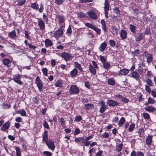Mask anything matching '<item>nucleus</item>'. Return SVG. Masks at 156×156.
I'll return each mask as SVG.
<instances>
[{"instance_id": "nucleus-1", "label": "nucleus", "mask_w": 156, "mask_h": 156, "mask_svg": "<svg viewBox=\"0 0 156 156\" xmlns=\"http://www.w3.org/2000/svg\"><path fill=\"white\" fill-rule=\"evenodd\" d=\"M85 25L88 28H90L95 31L99 35L101 34V30L96 26L89 23H86Z\"/></svg>"}, {"instance_id": "nucleus-2", "label": "nucleus", "mask_w": 156, "mask_h": 156, "mask_svg": "<svg viewBox=\"0 0 156 156\" xmlns=\"http://www.w3.org/2000/svg\"><path fill=\"white\" fill-rule=\"evenodd\" d=\"M45 143L50 150L53 151L55 149V145L53 141L51 140H49Z\"/></svg>"}, {"instance_id": "nucleus-3", "label": "nucleus", "mask_w": 156, "mask_h": 156, "mask_svg": "<svg viewBox=\"0 0 156 156\" xmlns=\"http://www.w3.org/2000/svg\"><path fill=\"white\" fill-rule=\"evenodd\" d=\"M36 82L39 90L40 91H41L43 87V83L39 76H37L36 78Z\"/></svg>"}, {"instance_id": "nucleus-4", "label": "nucleus", "mask_w": 156, "mask_h": 156, "mask_svg": "<svg viewBox=\"0 0 156 156\" xmlns=\"http://www.w3.org/2000/svg\"><path fill=\"white\" fill-rule=\"evenodd\" d=\"M70 91L71 94H77L79 92L78 88L75 85H73L70 87Z\"/></svg>"}, {"instance_id": "nucleus-5", "label": "nucleus", "mask_w": 156, "mask_h": 156, "mask_svg": "<svg viewBox=\"0 0 156 156\" xmlns=\"http://www.w3.org/2000/svg\"><path fill=\"white\" fill-rule=\"evenodd\" d=\"M21 76L19 74L15 75L14 76L13 78V80L16 83L20 85L22 84L23 83L20 80Z\"/></svg>"}, {"instance_id": "nucleus-6", "label": "nucleus", "mask_w": 156, "mask_h": 156, "mask_svg": "<svg viewBox=\"0 0 156 156\" xmlns=\"http://www.w3.org/2000/svg\"><path fill=\"white\" fill-rule=\"evenodd\" d=\"M63 32L61 29H59L55 31L54 33V36L56 38H58L63 34Z\"/></svg>"}, {"instance_id": "nucleus-7", "label": "nucleus", "mask_w": 156, "mask_h": 156, "mask_svg": "<svg viewBox=\"0 0 156 156\" xmlns=\"http://www.w3.org/2000/svg\"><path fill=\"white\" fill-rule=\"evenodd\" d=\"M62 57L66 61L69 60L71 59L70 55L68 53L64 52L62 53Z\"/></svg>"}, {"instance_id": "nucleus-8", "label": "nucleus", "mask_w": 156, "mask_h": 156, "mask_svg": "<svg viewBox=\"0 0 156 156\" xmlns=\"http://www.w3.org/2000/svg\"><path fill=\"white\" fill-rule=\"evenodd\" d=\"M38 24L41 30H43L45 29L44 23L42 20H39L38 21Z\"/></svg>"}, {"instance_id": "nucleus-9", "label": "nucleus", "mask_w": 156, "mask_h": 156, "mask_svg": "<svg viewBox=\"0 0 156 156\" xmlns=\"http://www.w3.org/2000/svg\"><path fill=\"white\" fill-rule=\"evenodd\" d=\"M129 70L126 69H123L120 70L119 71L118 74V75H126L129 72Z\"/></svg>"}, {"instance_id": "nucleus-10", "label": "nucleus", "mask_w": 156, "mask_h": 156, "mask_svg": "<svg viewBox=\"0 0 156 156\" xmlns=\"http://www.w3.org/2000/svg\"><path fill=\"white\" fill-rule=\"evenodd\" d=\"M56 18L58 20V21L60 23H63L65 20L64 17L63 15H57Z\"/></svg>"}, {"instance_id": "nucleus-11", "label": "nucleus", "mask_w": 156, "mask_h": 156, "mask_svg": "<svg viewBox=\"0 0 156 156\" xmlns=\"http://www.w3.org/2000/svg\"><path fill=\"white\" fill-rule=\"evenodd\" d=\"M130 76L133 77L136 80H138L140 78V76L137 72L133 71L132 73L131 76Z\"/></svg>"}, {"instance_id": "nucleus-12", "label": "nucleus", "mask_w": 156, "mask_h": 156, "mask_svg": "<svg viewBox=\"0 0 156 156\" xmlns=\"http://www.w3.org/2000/svg\"><path fill=\"white\" fill-rule=\"evenodd\" d=\"M88 15L90 18L93 19H97V16L95 13L93 11H91L88 12Z\"/></svg>"}, {"instance_id": "nucleus-13", "label": "nucleus", "mask_w": 156, "mask_h": 156, "mask_svg": "<svg viewBox=\"0 0 156 156\" xmlns=\"http://www.w3.org/2000/svg\"><path fill=\"white\" fill-rule=\"evenodd\" d=\"M107 103L109 106H115L118 105L117 102L112 100H108Z\"/></svg>"}, {"instance_id": "nucleus-14", "label": "nucleus", "mask_w": 156, "mask_h": 156, "mask_svg": "<svg viewBox=\"0 0 156 156\" xmlns=\"http://www.w3.org/2000/svg\"><path fill=\"white\" fill-rule=\"evenodd\" d=\"M127 32L125 30H121L120 35L122 40H124L127 37Z\"/></svg>"}, {"instance_id": "nucleus-15", "label": "nucleus", "mask_w": 156, "mask_h": 156, "mask_svg": "<svg viewBox=\"0 0 156 156\" xmlns=\"http://www.w3.org/2000/svg\"><path fill=\"white\" fill-rule=\"evenodd\" d=\"M49 140H48V132L47 131H45L43 134L42 140L45 143H46Z\"/></svg>"}, {"instance_id": "nucleus-16", "label": "nucleus", "mask_w": 156, "mask_h": 156, "mask_svg": "<svg viewBox=\"0 0 156 156\" xmlns=\"http://www.w3.org/2000/svg\"><path fill=\"white\" fill-rule=\"evenodd\" d=\"M77 70L76 69H74L70 73V76L72 77H75L77 74Z\"/></svg>"}, {"instance_id": "nucleus-17", "label": "nucleus", "mask_w": 156, "mask_h": 156, "mask_svg": "<svg viewBox=\"0 0 156 156\" xmlns=\"http://www.w3.org/2000/svg\"><path fill=\"white\" fill-rule=\"evenodd\" d=\"M153 136L151 135H148L146 138V141L147 145H150L152 142V138Z\"/></svg>"}, {"instance_id": "nucleus-18", "label": "nucleus", "mask_w": 156, "mask_h": 156, "mask_svg": "<svg viewBox=\"0 0 156 156\" xmlns=\"http://www.w3.org/2000/svg\"><path fill=\"white\" fill-rule=\"evenodd\" d=\"M45 46L46 47H50L52 45V43L50 39H46L45 41Z\"/></svg>"}, {"instance_id": "nucleus-19", "label": "nucleus", "mask_w": 156, "mask_h": 156, "mask_svg": "<svg viewBox=\"0 0 156 156\" xmlns=\"http://www.w3.org/2000/svg\"><path fill=\"white\" fill-rule=\"evenodd\" d=\"M107 46V44L105 42L102 43L99 48V51L101 52L103 51L105 49Z\"/></svg>"}, {"instance_id": "nucleus-20", "label": "nucleus", "mask_w": 156, "mask_h": 156, "mask_svg": "<svg viewBox=\"0 0 156 156\" xmlns=\"http://www.w3.org/2000/svg\"><path fill=\"white\" fill-rule=\"evenodd\" d=\"M105 6L104 7V9L105 12H108L109 10V4L108 2V1L105 0V2L104 3Z\"/></svg>"}, {"instance_id": "nucleus-21", "label": "nucleus", "mask_w": 156, "mask_h": 156, "mask_svg": "<svg viewBox=\"0 0 156 156\" xmlns=\"http://www.w3.org/2000/svg\"><path fill=\"white\" fill-rule=\"evenodd\" d=\"M10 125L9 123V122H6L2 126V127L1 128V130L4 131L5 130L9 128Z\"/></svg>"}, {"instance_id": "nucleus-22", "label": "nucleus", "mask_w": 156, "mask_h": 156, "mask_svg": "<svg viewBox=\"0 0 156 156\" xmlns=\"http://www.w3.org/2000/svg\"><path fill=\"white\" fill-rule=\"evenodd\" d=\"M145 109L148 112H154L155 110V108L152 106H147L145 108Z\"/></svg>"}, {"instance_id": "nucleus-23", "label": "nucleus", "mask_w": 156, "mask_h": 156, "mask_svg": "<svg viewBox=\"0 0 156 156\" xmlns=\"http://www.w3.org/2000/svg\"><path fill=\"white\" fill-rule=\"evenodd\" d=\"M9 36L11 38L14 39L16 37V34L15 30H13L12 31L10 32L9 34Z\"/></svg>"}, {"instance_id": "nucleus-24", "label": "nucleus", "mask_w": 156, "mask_h": 156, "mask_svg": "<svg viewBox=\"0 0 156 156\" xmlns=\"http://www.w3.org/2000/svg\"><path fill=\"white\" fill-rule=\"evenodd\" d=\"M101 23L102 25V30H104V32H105L106 31L107 28L106 26L104 20H102L101 21Z\"/></svg>"}, {"instance_id": "nucleus-25", "label": "nucleus", "mask_w": 156, "mask_h": 156, "mask_svg": "<svg viewBox=\"0 0 156 156\" xmlns=\"http://www.w3.org/2000/svg\"><path fill=\"white\" fill-rule=\"evenodd\" d=\"M2 62L4 65L7 66H9V64L11 63V61L9 59L5 58L3 60Z\"/></svg>"}, {"instance_id": "nucleus-26", "label": "nucleus", "mask_w": 156, "mask_h": 156, "mask_svg": "<svg viewBox=\"0 0 156 156\" xmlns=\"http://www.w3.org/2000/svg\"><path fill=\"white\" fill-rule=\"evenodd\" d=\"M89 70L91 73L94 75H95L96 73V69L91 65H90L89 66Z\"/></svg>"}, {"instance_id": "nucleus-27", "label": "nucleus", "mask_w": 156, "mask_h": 156, "mask_svg": "<svg viewBox=\"0 0 156 156\" xmlns=\"http://www.w3.org/2000/svg\"><path fill=\"white\" fill-rule=\"evenodd\" d=\"M153 60V57L151 54L149 55L147 57V62L149 63L151 62Z\"/></svg>"}, {"instance_id": "nucleus-28", "label": "nucleus", "mask_w": 156, "mask_h": 156, "mask_svg": "<svg viewBox=\"0 0 156 156\" xmlns=\"http://www.w3.org/2000/svg\"><path fill=\"white\" fill-rule=\"evenodd\" d=\"M122 144H120L116 146L115 150L117 152H119L122 149Z\"/></svg>"}, {"instance_id": "nucleus-29", "label": "nucleus", "mask_w": 156, "mask_h": 156, "mask_svg": "<svg viewBox=\"0 0 156 156\" xmlns=\"http://www.w3.org/2000/svg\"><path fill=\"white\" fill-rule=\"evenodd\" d=\"M129 29L134 34L135 33L136 27L135 26L132 24H130L129 25Z\"/></svg>"}, {"instance_id": "nucleus-30", "label": "nucleus", "mask_w": 156, "mask_h": 156, "mask_svg": "<svg viewBox=\"0 0 156 156\" xmlns=\"http://www.w3.org/2000/svg\"><path fill=\"white\" fill-rule=\"evenodd\" d=\"M75 66L80 71H83L82 68L81 67L80 64H79L77 62H75L74 63Z\"/></svg>"}, {"instance_id": "nucleus-31", "label": "nucleus", "mask_w": 156, "mask_h": 156, "mask_svg": "<svg viewBox=\"0 0 156 156\" xmlns=\"http://www.w3.org/2000/svg\"><path fill=\"white\" fill-rule=\"evenodd\" d=\"M107 108L106 105L105 106H101L99 112L101 113H103L105 111Z\"/></svg>"}, {"instance_id": "nucleus-32", "label": "nucleus", "mask_w": 156, "mask_h": 156, "mask_svg": "<svg viewBox=\"0 0 156 156\" xmlns=\"http://www.w3.org/2000/svg\"><path fill=\"white\" fill-rule=\"evenodd\" d=\"M125 121V119L123 117H122L121 118L118 124L119 127H121Z\"/></svg>"}, {"instance_id": "nucleus-33", "label": "nucleus", "mask_w": 156, "mask_h": 156, "mask_svg": "<svg viewBox=\"0 0 156 156\" xmlns=\"http://www.w3.org/2000/svg\"><path fill=\"white\" fill-rule=\"evenodd\" d=\"M31 7L34 9L37 10L38 8V5L36 3H33L31 4Z\"/></svg>"}, {"instance_id": "nucleus-34", "label": "nucleus", "mask_w": 156, "mask_h": 156, "mask_svg": "<svg viewBox=\"0 0 156 156\" xmlns=\"http://www.w3.org/2000/svg\"><path fill=\"white\" fill-rule=\"evenodd\" d=\"M94 106L93 104H87L85 105L84 108L87 109L92 108Z\"/></svg>"}, {"instance_id": "nucleus-35", "label": "nucleus", "mask_w": 156, "mask_h": 156, "mask_svg": "<svg viewBox=\"0 0 156 156\" xmlns=\"http://www.w3.org/2000/svg\"><path fill=\"white\" fill-rule=\"evenodd\" d=\"M62 81L61 80H58L55 83V85L56 87H62Z\"/></svg>"}, {"instance_id": "nucleus-36", "label": "nucleus", "mask_w": 156, "mask_h": 156, "mask_svg": "<svg viewBox=\"0 0 156 156\" xmlns=\"http://www.w3.org/2000/svg\"><path fill=\"white\" fill-rule=\"evenodd\" d=\"M103 66L104 68L106 69H108L110 67V64L108 62H105L103 63Z\"/></svg>"}, {"instance_id": "nucleus-37", "label": "nucleus", "mask_w": 156, "mask_h": 156, "mask_svg": "<svg viewBox=\"0 0 156 156\" xmlns=\"http://www.w3.org/2000/svg\"><path fill=\"white\" fill-rule=\"evenodd\" d=\"M143 37V34L142 33H140L136 37V41H140L142 38Z\"/></svg>"}, {"instance_id": "nucleus-38", "label": "nucleus", "mask_w": 156, "mask_h": 156, "mask_svg": "<svg viewBox=\"0 0 156 156\" xmlns=\"http://www.w3.org/2000/svg\"><path fill=\"white\" fill-rule=\"evenodd\" d=\"M146 82L147 84L149 86H153V84L152 83V81L150 79H148L146 80Z\"/></svg>"}, {"instance_id": "nucleus-39", "label": "nucleus", "mask_w": 156, "mask_h": 156, "mask_svg": "<svg viewBox=\"0 0 156 156\" xmlns=\"http://www.w3.org/2000/svg\"><path fill=\"white\" fill-rule=\"evenodd\" d=\"M108 84L111 85H113L115 84V80L112 79H110L108 81Z\"/></svg>"}, {"instance_id": "nucleus-40", "label": "nucleus", "mask_w": 156, "mask_h": 156, "mask_svg": "<svg viewBox=\"0 0 156 156\" xmlns=\"http://www.w3.org/2000/svg\"><path fill=\"white\" fill-rule=\"evenodd\" d=\"M15 149L16 151V156H20V148L18 147H16Z\"/></svg>"}, {"instance_id": "nucleus-41", "label": "nucleus", "mask_w": 156, "mask_h": 156, "mask_svg": "<svg viewBox=\"0 0 156 156\" xmlns=\"http://www.w3.org/2000/svg\"><path fill=\"white\" fill-rule=\"evenodd\" d=\"M148 102L149 104H154L155 102V101L151 97H149L147 98Z\"/></svg>"}, {"instance_id": "nucleus-42", "label": "nucleus", "mask_w": 156, "mask_h": 156, "mask_svg": "<svg viewBox=\"0 0 156 156\" xmlns=\"http://www.w3.org/2000/svg\"><path fill=\"white\" fill-rule=\"evenodd\" d=\"M143 116L144 119H148L150 118L149 115L147 113H144L143 114Z\"/></svg>"}, {"instance_id": "nucleus-43", "label": "nucleus", "mask_w": 156, "mask_h": 156, "mask_svg": "<svg viewBox=\"0 0 156 156\" xmlns=\"http://www.w3.org/2000/svg\"><path fill=\"white\" fill-rule=\"evenodd\" d=\"M43 154L46 156H52V153L48 151H44L43 152Z\"/></svg>"}, {"instance_id": "nucleus-44", "label": "nucleus", "mask_w": 156, "mask_h": 156, "mask_svg": "<svg viewBox=\"0 0 156 156\" xmlns=\"http://www.w3.org/2000/svg\"><path fill=\"white\" fill-rule=\"evenodd\" d=\"M112 29L114 32V35H116L117 34V29L116 28V27L115 26H113L112 27Z\"/></svg>"}, {"instance_id": "nucleus-45", "label": "nucleus", "mask_w": 156, "mask_h": 156, "mask_svg": "<svg viewBox=\"0 0 156 156\" xmlns=\"http://www.w3.org/2000/svg\"><path fill=\"white\" fill-rule=\"evenodd\" d=\"M134 127H135V124H133L131 125L129 128V129H128L129 131L130 132L132 131L133 130V129H134Z\"/></svg>"}, {"instance_id": "nucleus-46", "label": "nucleus", "mask_w": 156, "mask_h": 156, "mask_svg": "<svg viewBox=\"0 0 156 156\" xmlns=\"http://www.w3.org/2000/svg\"><path fill=\"white\" fill-rule=\"evenodd\" d=\"M72 30L70 26H69L67 30L66 33L68 35H70L71 34Z\"/></svg>"}, {"instance_id": "nucleus-47", "label": "nucleus", "mask_w": 156, "mask_h": 156, "mask_svg": "<svg viewBox=\"0 0 156 156\" xmlns=\"http://www.w3.org/2000/svg\"><path fill=\"white\" fill-rule=\"evenodd\" d=\"M109 44L112 47H114L115 45V42L113 40H110L109 41Z\"/></svg>"}, {"instance_id": "nucleus-48", "label": "nucleus", "mask_w": 156, "mask_h": 156, "mask_svg": "<svg viewBox=\"0 0 156 156\" xmlns=\"http://www.w3.org/2000/svg\"><path fill=\"white\" fill-rule=\"evenodd\" d=\"M43 126L44 127L47 129H49V126L48 125L47 122L45 121H44L43 122Z\"/></svg>"}, {"instance_id": "nucleus-49", "label": "nucleus", "mask_w": 156, "mask_h": 156, "mask_svg": "<svg viewBox=\"0 0 156 156\" xmlns=\"http://www.w3.org/2000/svg\"><path fill=\"white\" fill-rule=\"evenodd\" d=\"M77 14V16L78 17H83L85 16L83 12H78Z\"/></svg>"}, {"instance_id": "nucleus-50", "label": "nucleus", "mask_w": 156, "mask_h": 156, "mask_svg": "<svg viewBox=\"0 0 156 156\" xmlns=\"http://www.w3.org/2000/svg\"><path fill=\"white\" fill-rule=\"evenodd\" d=\"M26 2L25 0H22L18 2L17 5L18 6H22Z\"/></svg>"}, {"instance_id": "nucleus-51", "label": "nucleus", "mask_w": 156, "mask_h": 156, "mask_svg": "<svg viewBox=\"0 0 156 156\" xmlns=\"http://www.w3.org/2000/svg\"><path fill=\"white\" fill-rule=\"evenodd\" d=\"M100 58L101 61L103 63L105 62L106 59L102 55H100Z\"/></svg>"}, {"instance_id": "nucleus-52", "label": "nucleus", "mask_w": 156, "mask_h": 156, "mask_svg": "<svg viewBox=\"0 0 156 156\" xmlns=\"http://www.w3.org/2000/svg\"><path fill=\"white\" fill-rule=\"evenodd\" d=\"M59 122L61 123L62 125L63 126L65 124V121L64 120L63 118L62 117L58 119Z\"/></svg>"}, {"instance_id": "nucleus-53", "label": "nucleus", "mask_w": 156, "mask_h": 156, "mask_svg": "<svg viewBox=\"0 0 156 156\" xmlns=\"http://www.w3.org/2000/svg\"><path fill=\"white\" fill-rule=\"evenodd\" d=\"M20 114L22 116H25L26 115V113L24 110L22 109H21Z\"/></svg>"}, {"instance_id": "nucleus-54", "label": "nucleus", "mask_w": 156, "mask_h": 156, "mask_svg": "<svg viewBox=\"0 0 156 156\" xmlns=\"http://www.w3.org/2000/svg\"><path fill=\"white\" fill-rule=\"evenodd\" d=\"M82 119L81 117L80 116H76L75 118V121L79 122Z\"/></svg>"}, {"instance_id": "nucleus-55", "label": "nucleus", "mask_w": 156, "mask_h": 156, "mask_svg": "<svg viewBox=\"0 0 156 156\" xmlns=\"http://www.w3.org/2000/svg\"><path fill=\"white\" fill-rule=\"evenodd\" d=\"M145 90L148 93H150L151 92V89L149 86L145 85Z\"/></svg>"}, {"instance_id": "nucleus-56", "label": "nucleus", "mask_w": 156, "mask_h": 156, "mask_svg": "<svg viewBox=\"0 0 156 156\" xmlns=\"http://www.w3.org/2000/svg\"><path fill=\"white\" fill-rule=\"evenodd\" d=\"M63 1L64 0H55V2L57 4L59 5L62 4Z\"/></svg>"}, {"instance_id": "nucleus-57", "label": "nucleus", "mask_w": 156, "mask_h": 156, "mask_svg": "<svg viewBox=\"0 0 156 156\" xmlns=\"http://www.w3.org/2000/svg\"><path fill=\"white\" fill-rule=\"evenodd\" d=\"M116 14L117 15L119 16L120 15V12L119 9L117 8H115L114 10Z\"/></svg>"}, {"instance_id": "nucleus-58", "label": "nucleus", "mask_w": 156, "mask_h": 156, "mask_svg": "<svg viewBox=\"0 0 156 156\" xmlns=\"http://www.w3.org/2000/svg\"><path fill=\"white\" fill-rule=\"evenodd\" d=\"M42 72L44 74L45 76H47V69L46 68H44L42 69Z\"/></svg>"}, {"instance_id": "nucleus-59", "label": "nucleus", "mask_w": 156, "mask_h": 156, "mask_svg": "<svg viewBox=\"0 0 156 156\" xmlns=\"http://www.w3.org/2000/svg\"><path fill=\"white\" fill-rule=\"evenodd\" d=\"M139 53V50H136L132 52V54L134 55H137Z\"/></svg>"}, {"instance_id": "nucleus-60", "label": "nucleus", "mask_w": 156, "mask_h": 156, "mask_svg": "<svg viewBox=\"0 0 156 156\" xmlns=\"http://www.w3.org/2000/svg\"><path fill=\"white\" fill-rule=\"evenodd\" d=\"M85 86L87 88H90V83L88 81H86L85 82Z\"/></svg>"}, {"instance_id": "nucleus-61", "label": "nucleus", "mask_w": 156, "mask_h": 156, "mask_svg": "<svg viewBox=\"0 0 156 156\" xmlns=\"http://www.w3.org/2000/svg\"><path fill=\"white\" fill-rule=\"evenodd\" d=\"M80 133V129L78 128H76L75 129L74 131V135H77L79 134Z\"/></svg>"}, {"instance_id": "nucleus-62", "label": "nucleus", "mask_w": 156, "mask_h": 156, "mask_svg": "<svg viewBox=\"0 0 156 156\" xmlns=\"http://www.w3.org/2000/svg\"><path fill=\"white\" fill-rule=\"evenodd\" d=\"M24 34H25V37L27 39H29L30 38V37L28 34V33L26 30H25Z\"/></svg>"}, {"instance_id": "nucleus-63", "label": "nucleus", "mask_w": 156, "mask_h": 156, "mask_svg": "<svg viewBox=\"0 0 156 156\" xmlns=\"http://www.w3.org/2000/svg\"><path fill=\"white\" fill-rule=\"evenodd\" d=\"M102 136L103 137L108 138L109 136V134L105 132Z\"/></svg>"}, {"instance_id": "nucleus-64", "label": "nucleus", "mask_w": 156, "mask_h": 156, "mask_svg": "<svg viewBox=\"0 0 156 156\" xmlns=\"http://www.w3.org/2000/svg\"><path fill=\"white\" fill-rule=\"evenodd\" d=\"M102 154V151H101L98 152L96 154L95 156H101Z\"/></svg>"}]
</instances>
